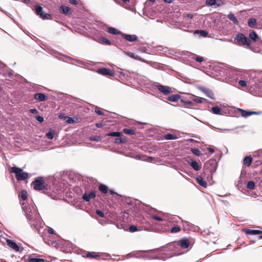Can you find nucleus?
<instances>
[{
	"mask_svg": "<svg viewBox=\"0 0 262 262\" xmlns=\"http://www.w3.org/2000/svg\"><path fill=\"white\" fill-rule=\"evenodd\" d=\"M195 33H200L203 37H206L208 35V32L205 30H197L195 31Z\"/></svg>",
	"mask_w": 262,
	"mask_h": 262,
	"instance_id": "nucleus-40",
	"label": "nucleus"
},
{
	"mask_svg": "<svg viewBox=\"0 0 262 262\" xmlns=\"http://www.w3.org/2000/svg\"><path fill=\"white\" fill-rule=\"evenodd\" d=\"M32 184L33 188L36 190H43L47 187L43 178L40 177L35 178Z\"/></svg>",
	"mask_w": 262,
	"mask_h": 262,
	"instance_id": "nucleus-5",
	"label": "nucleus"
},
{
	"mask_svg": "<svg viewBox=\"0 0 262 262\" xmlns=\"http://www.w3.org/2000/svg\"><path fill=\"white\" fill-rule=\"evenodd\" d=\"M97 73L104 76H113L114 72L111 69L105 68L98 69Z\"/></svg>",
	"mask_w": 262,
	"mask_h": 262,
	"instance_id": "nucleus-7",
	"label": "nucleus"
},
{
	"mask_svg": "<svg viewBox=\"0 0 262 262\" xmlns=\"http://www.w3.org/2000/svg\"><path fill=\"white\" fill-rule=\"evenodd\" d=\"M66 122L68 123L71 124L75 122V121L73 118L68 117L67 118Z\"/></svg>",
	"mask_w": 262,
	"mask_h": 262,
	"instance_id": "nucleus-53",
	"label": "nucleus"
},
{
	"mask_svg": "<svg viewBox=\"0 0 262 262\" xmlns=\"http://www.w3.org/2000/svg\"><path fill=\"white\" fill-rule=\"evenodd\" d=\"M107 30H108V32L111 34H114V35L121 34V33H122L121 32L117 30L116 28L111 27H109L107 28Z\"/></svg>",
	"mask_w": 262,
	"mask_h": 262,
	"instance_id": "nucleus-21",
	"label": "nucleus"
},
{
	"mask_svg": "<svg viewBox=\"0 0 262 262\" xmlns=\"http://www.w3.org/2000/svg\"><path fill=\"white\" fill-rule=\"evenodd\" d=\"M138 50L142 53H146V48L144 47H141L139 48Z\"/></svg>",
	"mask_w": 262,
	"mask_h": 262,
	"instance_id": "nucleus-56",
	"label": "nucleus"
},
{
	"mask_svg": "<svg viewBox=\"0 0 262 262\" xmlns=\"http://www.w3.org/2000/svg\"><path fill=\"white\" fill-rule=\"evenodd\" d=\"M205 100V98L197 97L194 98L193 101L196 103H203V101Z\"/></svg>",
	"mask_w": 262,
	"mask_h": 262,
	"instance_id": "nucleus-47",
	"label": "nucleus"
},
{
	"mask_svg": "<svg viewBox=\"0 0 262 262\" xmlns=\"http://www.w3.org/2000/svg\"><path fill=\"white\" fill-rule=\"evenodd\" d=\"M252 158L250 156H246L243 160L244 164L246 166H249L252 162Z\"/></svg>",
	"mask_w": 262,
	"mask_h": 262,
	"instance_id": "nucleus-23",
	"label": "nucleus"
},
{
	"mask_svg": "<svg viewBox=\"0 0 262 262\" xmlns=\"http://www.w3.org/2000/svg\"><path fill=\"white\" fill-rule=\"evenodd\" d=\"M138 230L137 227L134 225H131L129 227V231L131 232H134Z\"/></svg>",
	"mask_w": 262,
	"mask_h": 262,
	"instance_id": "nucleus-51",
	"label": "nucleus"
},
{
	"mask_svg": "<svg viewBox=\"0 0 262 262\" xmlns=\"http://www.w3.org/2000/svg\"><path fill=\"white\" fill-rule=\"evenodd\" d=\"M98 255L95 252H89L86 254L87 257L94 258L97 256Z\"/></svg>",
	"mask_w": 262,
	"mask_h": 262,
	"instance_id": "nucleus-52",
	"label": "nucleus"
},
{
	"mask_svg": "<svg viewBox=\"0 0 262 262\" xmlns=\"http://www.w3.org/2000/svg\"><path fill=\"white\" fill-rule=\"evenodd\" d=\"M34 98L38 102H41L47 100L48 97L43 93H36L34 95Z\"/></svg>",
	"mask_w": 262,
	"mask_h": 262,
	"instance_id": "nucleus-9",
	"label": "nucleus"
},
{
	"mask_svg": "<svg viewBox=\"0 0 262 262\" xmlns=\"http://www.w3.org/2000/svg\"><path fill=\"white\" fill-rule=\"evenodd\" d=\"M96 213L100 216V217H103L104 214L103 212H102L101 210H96Z\"/></svg>",
	"mask_w": 262,
	"mask_h": 262,
	"instance_id": "nucleus-58",
	"label": "nucleus"
},
{
	"mask_svg": "<svg viewBox=\"0 0 262 262\" xmlns=\"http://www.w3.org/2000/svg\"><path fill=\"white\" fill-rule=\"evenodd\" d=\"M238 84L243 88H245L247 86V82L244 80L240 79L238 81Z\"/></svg>",
	"mask_w": 262,
	"mask_h": 262,
	"instance_id": "nucleus-46",
	"label": "nucleus"
},
{
	"mask_svg": "<svg viewBox=\"0 0 262 262\" xmlns=\"http://www.w3.org/2000/svg\"><path fill=\"white\" fill-rule=\"evenodd\" d=\"M228 18L230 20L232 21L233 23L235 25L238 24V21L235 15L231 12L228 15Z\"/></svg>",
	"mask_w": 262,
	"mask_h": 262,
	"instance_id": "nucleus-22",
	"label": "nucleus"
},
{
	"mask_svg": "<svg viewBox=\"0 0 262 262\" xmlns=\"http://www.w3.org/2000/svg\"><path fill=\"white\" fill-rule=\"evenodd\" d=\"M157 88L164 95H168L171 93V89L168 86L158 84L157 85Z\"/></svg>",
	"mask_w": 262,
	"mask_h": 262,
	"instance_id": "nucleus-8",
	"label": "nucleus"
},
{
	"mask_svg": "<svg viewBox=\"0 0 262 262\" xmlns=\"http://www.w3.org/2000/svg\"><path fill=\"white\" fill-rule=\"evenodd\" d=\"M243 78V73L242 71L236 69H229L227 70L224 81L233 84L236 83L238 79Z\"/></svg>",
	"mask_w": 262,
	"mask_h": 262,
	"instance_id": "nucleus-2",
	"label": "nucleus"
},
{
	"mask_svg": "<svg viewBox=\"0 0 262 262\" xmlns=\"http://www.w3.org/2000/svg\"><path fill=\"white\" fill-rule=\"evenodd\" d=\"M249 38H250L249 39L250 40V41H253L255 42L259 39V37H258V35L253 30L251 31L250 32V33L249 34Z\"/></svg>",
	"mask_w": 262,
	"mask_h": 262,
	"instance_id": "nucleus-15",
	"label": "nucleus"
},
{
	"mask_svg": "<svg viewBox=\"0 0 262 262\" xmlns=\"http://www.w3.org/2000/svg\"><path fill=\"white\" fill-rule=\"evenodd\" d=\"M48 231L49 233L51 234H53L54 233V230L52 228H50V227H49L48 229Z\"/></svg>",
	"mask_w": 262,
	"mask_h": 262,
	"instance_id": "nucleus-61",
	"label": "nucleus"
},
{
	"mask_svg": "<svg viewBox=\"0 0 262 262\" xmlns=\"http://www.w3.org/2000/svg\"><path fill=\"white\" fill-rule=\"evenodd\" d=\"M209 163L210 165H213V168L210 170V172H213L215 171L216 168H217V163L216 162L215 160H211L209 161Z\"/></svg>",
	"mask_w": 262,
	"mask_h": 262,
	"instance_id": "nucleus-25",
	"label": "nucleus"
},
{
	"mask_svg": "<svg viewBox=\"0 0 262 262\" xmlns=\"http://www.w3.org/2000/svg\"><path fill=\"white\" fill-rule=\"evenodd\" d=\"M36 119L37 121H38L40 123H42L44 119L43 118L42 116H37L36 117Z\"/></svg>",
	"mask_w": 262,
	"mask_h": 262,
	"instance_id": "nucleus-55",
	"label": "nucleus"
},
{
	"mask_svg": "<svg viewBox=\"0 0 262 262\" xmlns=\"http://www.w3.org/2000/svg\"><path fill=\"white\" fill-rule=\"evenodd\" d=\"M96 196L95 192L91 191L89 194L85 193L82 195V199L86 202H89L91 199H94Z\"/></svg>",
	"mask_w": 262,
	"mask_h": 262,
	"instance_id": "nucleus-11",
	"label": "nucleus"
},
{
	"mask_svg": "<svg viewBox=\"0 0 262 262\" xmlns=\"http://www.w3.org/2000/svg\"><path fill=\"white\" fill-rule=\"evenodd\" d=\"M46 136L49 139H52L54 136V133L53 131H49L46 134Z\"/></svg>",
	"mask_w": 262,
	"mask_h": 262,
	"instance_id": "nucleus-44",
	"label": "nucleus"
},
{
	"mask_svg": "<svg viewBox=\"0 0 262 262\" xmlns=\"http://www.w3.org/2000/svg\"><path fill=\"white\" fill-rule=\"evenodd\" d=\"M181 102H182L184 105H189L190 106H193V103L189 100H181Z\"/></svg>",
	"mask_w": 262,
	"mask_h": 262,
	"instance_id": "nucleus-50",
	"label": "nucleus"
},
{
	"mask_svg": "<svg viewBox=\"0 0 262 262\" xmlns=\"http://www.w3.org/2000/svg\"><path fill=\"white\" fill-rule=\"evenodd\" d=\"M122 135V133L119 132H113L108 133L106 135V136L110 137H120Z\"/></svg>",
	"mask_w": 262,
	"mask_h": 262,
	"instance_id": "nucleus-31",
	"label": "nucleus"
},
{
	"mask_svg": "<svg viewBox=\"0 0 262 262\" xmlns=\"http://www.w3.org/2000/svg\"><path fill=\"white\" fill-rule=\"evenodd\" d=\"M189 241L187 238H184L179 241L178 245L183 249L187 248L189 246Z\"/></svg>",
	"mask_w": 262,
	"mask_h": 262,
	"instance_id": "nucleus-12",
	"label": "nucleus"
},
{
	"mask_svg": "<svg viewBox=\"0 0 262 262\" xmlns=\"http://www.w3.org/2000/svg\"><path fill=\"white\" fill-rule=\"evenodd\" d=\"M239 111L241 112L242 116L244 117H248L250 116V111H246L242 109H239Z\"/></svg>",
	"mask_w": 262,
	"mask_h": 262,
	"instance_id": "nucleus-32",
	"label": "nucleus"
},
{
	"mask_svg": "<svg viewBox=\"0 0 262 262\" xmlns=\"http://www.w3.org/2000/svg\"><path fill=\"white\" fill-rule=\"evenodd\" d=\"M224 4L225 3L222 0H216V4H215L214 7L216 8V7H221V6L224 5Z\"/></svg>",
	"mask_w": 262,
	"mask_h": 262,
	"instance_id": "nucleus-45",
	"label": "nucleus"
},
{
	"mask_svg": "<svg viewBox=\"0 0 262 262\" xmlns=\"http://www.w3.org/2000/svg\"><path fill=\"white\" fill-rule=\"evenodd\" d=\"M23 205V210L31 227L38 231L40 227L41 221L40 215L35 205L33 204L24 205V203Z\"/></svg>",
	"mask_w": 262,
	"mask_h": 262,
	"instance_id": "nucleus-1",
	"label": "nucleus"
},
{
	"mask_svg": "<svg viewBox=\"0 0 262 262\" xmlns=\"http://www.w3.org/2000/svg\"><path fill=\"white\" fill-rule=\"evenodd\" d=\"M99 190L103 193H106L108 191L107 187L102 184H101L99 186Z\"/></svg>",
	"mask_w": 262,
	"mask_h": 262,
	"instance_id": "nucleus-29",
	"label": "nucleus"
},
{
	"mask_svg": "<svg viewBox=\"0 0 262 262\" xmlns=\"http://www.w3.org/2000/svg\"><path fill=\"white\" fill-rule=\"evenodd\" d=\"M248 26L251 28H254L256 24V20L254 18H251L248 21Z\"/></svg>",
	"mask_w": 262,
	"mask_h": 262,
	"instance_id": "nucleus-26",
	"label": "nucleus"
},
{
	"mask_svg": "<svg viewBox=\"0 0 262 262\" xmlns=\"http://www.w3.org/2000/svg\"><path fill=\"white\" fill-rule=\"evenodd\" d=\"M101 137L97 136L91 137L90 138V140L91 141H100L101 140Z\"/></svg>",
	"mask_w": 262,
	"mask_h": 262,
	"instance_id": "nucleus-49",
	"label": "nucleus"
},
{
	"mask_svg": "<svg viewBox=\"0 0 262 262\" xmlns=\"http://www.w3.org/2000/svg\"><path fill=\"white\" fill-rule=\"evenodd\" d=\"M123 132L128 135H133L135 134V132L134 129H128V128H124L123 130Z\"/></svg>",
	"mask_w": 262,
	"mask_h": 262,
	"instance_id": "nucleus-37",
	"label": "nucleus"
},
{
	"mask_svg": "<svg viewBox=\"0 0 262 262\" xmlns=\"http://www.w3.org/2000/svg\"><path fill=\"white\" fill-rule=\"evenodd\" d=\"M61 12L66 15L71 13V8L64 5H61L60 7Z\"/></svg>",
	"mask_w": 262,
	"mask_h": 262,
	"instance_id": "nucleus-19",
	"label": "nucleus"
},
{
	"mask_svg": "<svg viewBox=\"0 0 262 262\" xmlns=\"http://www.w3.org/2000/svg\"><path fill=\"white\" fill-rule=\"evenodd\" d=\"M126 141L127 140L125 137H120L115 139V142L117 144H120L121 143L126 142Z\"/></svg>",
	"mask_w": 262,
	"mask_h": 262,
	"instance_id": "nucleus-30",
	"label": "nucleus"
},
{
	"mask_svg": "<svg viewBox=\"0 0 262 262\" xmlns=\"http://www.w3.org/2000/svg\"><path fill=\"white\" fill-rule=\"evenodd\" d=\"M245 231V233L246 234H249V235H257L261 233H262V231L260 230H252V229H245L244 230Z\"/></svg>",
	"mask_w": 262,
	"mask_h": 262,
	"instance_id": "nucleus-16",
	"label": "nucleus"
},
{
	"mask_svg": "<svg viewBox=\"0 0 262 262\" xmlns=\"http://www.w3.org/2000/svg\"><path fill=\"white\" fill-rule=\"evenodd\" d=\"M180 231L181 228L179 226H174L170 229H169V228L163 229V232L169 231L171 233H176L179 232Z\"/></svg>",
	"mask_w": 262,
	"mask_h": 262,
	"instance_id": "nucleus-14",
	"label": "nucleus"
},
{
	"mask_svg": "<svg viewBox=\"0 0 262 262\" xmlns=\"http://www.w3.org/2000/svg\"><path fill=\"white\" fill-rule=\"evenodd\" d=\"M260 154H262V149L259 150L255 152V155L259 156Z\"/></svg>",
	"mask_w": 262,
	"mask_h": 262,
	"instance_id": "nucleus-64",
	"label": "nucleus"
},
{
	"mask_svg": "<svg viewBox=\"0 0 262 262\" xmlns=\"http://www.w3.org/2000/svg\"><path fill=\"white\" fill-rule=\"evenodd\" d=\"M100 40L101 41V42L102 43L106 44V45H111V42L110 41V40H108V39H107L106 38L101 37L100 38Z\"/></svg>",
	"mask_w": 262,
	"mask_h": 262,
	"instance_id": "nucleus-39",
	"label": "nucleus"
},
{
	"mask_svg": "<svg viewBox=\"0 0 262 262\" xmlns=\"http://www.w3.org/2000/svg\"><path fill=\"white\" fill-rule=\"evenodd\" d=\"M36 14L39 16L40 18L43 19H49L51 18V16L50 14L46 13L43 11L42 7L40 5H36L35 6Z\"/></svg>",
	"mask_w": 262,
	"mask_h": 262,
	"instance_id": "nucleus-6",
	"label": "nucleus"
},
{
	"mask_svg": "<svg viewBox=\"0 0 262 262\" xmlns=\"http://www.w3.org/2000/svg\"><path fill=\"white\" fill-rule=\"evenodd\" d=\"M11 172L15 173V178L18 181H24L28 177V173L23 171L20 168L13 166L11 168Z\"/></svg>",
	"mask_w": 262,
	"mask_h": 262,
	"instance_id": "nucleus-3",
	"label": "nucleus"
},
{
	"mask_svg": "<svg viewBox=\"0 0 262 262\" xmlns=\"http://www.w3.org/2000/svg\"><path fill=\"white\" fill-rule=\"evenodd\" d=\"M212 112L214 114H220L221 111V108L219 106H214L211 108Z\"/></svg>",
	"mask_w": 262,
	"mask_h": 262,
	"instance_id": "nucleus-38",
	"label": "nucleus"
},
{
	"mask_svg": "<svg viewBox=\"0 0 262 262\" xmlns=\"http://www.w3.org/2000/svg\"><path fill=\"white\" fill-rule=\"evenodd\" d=\"M69 3L71 4L76 5L78 4V2L76 0H69Z\"/></svg>",
	"mask_w": 262,
	"mask_h": 262,
	"instance_id": "nucleus-60",
	"label": "nucleus"
},
{
	"mask_svg": "<svg viewBox=\"0 0 262 262\" xmlns=\"http://www.w3.org/2000/svg\"><path fill=\"white\" fill-rule=\"evenodd\" d=\"M151 217L152 219H154V220H156L157 221H164V219H163L162 217H161L160 216H159L158 215H156L155 214H151Z\"/></svg>",
	"mask_w": 262,
	"mask_h": 262,
	"instance_id": "nucleus-48",
	"label": "nucleus"
},
{
	"mask_svg": "<svg viewBox=\"0 0 262 262\" xmlns=\"http://www.w3.org/2000/svg\"><path fill=\"white\" fill-rule=\"evenodd\" d=\"M126 54L129 57H130L132 58H134V59H137V60H140V61H141L145 62V61L144 59H143L142 58H141L140 57H139L138 55H136L134 53H132V52H126Z\"/></svg>",
	"mask_w": 262,
	"mask_h": 262,
	"instance_id": "nucleus-20",
	"label": "nucleus"
},
{
	"mask_svg": "<svg viewBox=\"0 0 262 262\" xmlns=\"http://www.w3.org/2000/svg\"><path fill=\"white\" fill-rule=\"evenodd\" d=\"M235 43L241 46L249 47L251 44L250 40L242 33L236 35Z\"/></svg>",
	"mask_w": 262,
	"mask_h": 262,
	"instance_id": "nucleus-4",
	"label": "nucleus"
},
{
	"mask_svg": "<svg viewBox=\"0 0 262 262\" xmlns=\"http://www.w3.org/2000/svg\"><path fill=\"white\" fill-rule=\"evenodd\" d=\"M180 98V96L179 95H173L170 96L168 97L167 100L168 101L171 102H176L179 100Z\"/></svg>",
	"mask_w": 262,
	"mask_h": 262,
	"instance_id": "nucleus-24",
	"label": "nucleus"
},
{
	"mask_svg": "<svg viewBox=\"0 0 262 262\" xmlns=\"http://www.w3.org/2000/svg\"><path fill=\"white\" fill-rule=\"evenodd\" d=\"M178 219H180L179 217H177L176 216H171L169 217L168 221L165 223V224L167 225L168 226L169 224H172L174 222H177Z\"/></svg>",
	"mask_w": 262,
	"mask_h": 262,
	"instance_id": "nucleus-27",
	"label": "nucleus"
},
{
	"mask_svg": "<svg viewBox=\"0 0 262 262\" xmlns=\"http://www.w3.org/2000/svg\"><path fill=\"white\" fill-rule=\"evenodd\" d=\"M143 209L145 211L150 214H151L152 212H155V209L152 208L150 206L146 205L145 206V208H143Z\"/></svg>",
	"mask_w": 262,
	"mask_h": 262,
	"instance_id": "nucleus-33",
	"label": "nucleus"
},
{
	"mask_svg": "<svg viewBox=\"0 0 262 262\" xmlns=\"http://www.w3.org/2000/svg\"><path fill=\"white\" fill-rule=\"evenodd\" d=\"M7 244H8V246L12 248V249H13L14 250H15L17 251H19V247L15 242H14L10 239H8L7 241Z\"/></svg>",
	"mask_w": 262,
	"mask_h": 262,
	"instance_id": "nucleus-13",
	"label": "nucleus"
},
{
	"mask_svg": "<svg viewBox=\"0 0 262 262\" xmlns=\"http://www.w3.org/2000/svg\"><path fill=\"white\" fill-rule=\"evenodd\" d=\"M19 196L23 200H26L27 198V192L26 190H23L21 191Z\"/></svg>",
	"mask_w": 262,
	"mask_h": 262,
	"instance_id": "nucleus-35",
	"label": "nucleus"
},
{
	"mask_svg": "<svg viewBox=\"0 0 262 262\" xmlns=\"http://www.w3.org/2000/svg\"><path fill=\"white\" fill-rule=\"evenodd\" d=\"M255 183L253 181H251L248 182L247 186L249 189H253L255 187Z\"/></svg>",
	"mask_w": 262,
	"mask_h": 262,
	"instance_id": "nucleus-43",
	"label": "nucleus"
},
{
	"mask_svg": "<svg viewBox=\"0 0 262 262\" xmlns=\"http://www.w3.org/2000/svg\"><path fill=\"white\" fill-rule=\"evenodd\" d=\"M216 4V0H206V5L208 7H214Z\"/></svg>",
	"mask_w": 262,
	"mask_h": 262,
	"instance_id": "nucleus-34",
	"label": "nucleus"
},
{
	"mask_svg": "<svg viewBox=\"0 0 262 262\" xmlns=\"http://www.w3.org/2000/svg\"><path fill=\"white\" fill-rule=\"evenodd\" d=\"M30 262H39L42 261V260L40 258H31L29 259Z\"/></svg>",
	"mask_w": 262,
	"mask_h": 262,
	"instance_id": "nucleus-54",
	"label": "nucleus"
},
{
	"mask_svg": "<svg viewBox=\"0 0 262 262\" xmlns=\"http://www.w3.org/2000/svg\"><path fill=\"white\" fill-rule=\"evenodd\" d=\"M193 56L194 57H192V58L198 62H202L204 60V59L202 57H201L200 56H196V55H194Z\"/></svg>",
	"mask_w": 262,
	"mask_h": 262,
	"instance_id": "nucleus-42",
	"label": "nucleus"
},
{
	"mask_svg": "<svg viewBox=\"0 0 262 262\" xmlns=\"http://www.w3.org/2000/svg\"><path fill=\"white\" fill-rule=\"evenodd\" d=\"M164 138L166 140H174L177 138V137L173 134H168L165 135Z\"/></svg>",
	"mask_w": 262,
	"mask_h": 262,
	"instance_id": "nucleus-36",
	"label": "nucleus"
},
{
	"mask_svg": "<svg viewBox=\"0 0 262 262\" xmlns=\"http://www.w3.org/2000/svg\"><path fill=\"white\" fill-rule=\"evenodd\" d=\"M30 112L32 114H36L38 112L36 108H31L30 110Z\"/></svg>",
	"mask_w": 262,
	"mask_h": 262,
	"instance_id": "nucleus-62",
	"label": "nucleus"
},
{
	"mask_svg": "<svg viewBox=\"0 0 262 262\" xmlns=\"http://www.w3.org/2000/svg\"><path fill=\"white\" fill-rule=\"evenodd\" d=\"M191 151L197 156H200L201 155V152L198 148H191Z\"/></svg>",
	"mask_w": 262,
	"mask_h": 262,
	"instance_id": "nucleus-41",
	"label": "nucleus"
},
{
	"mask_svg": "<svg viewBox=\"0 0 262 262\" xmlns=\"http://www.w3.org/2000/svg\"><path fill=\"white\" fill-rule=\"evenodd\" d=\"M121 35L125 39L130 42L137 41L138 40V37L136 35L126 34L122 33H121Z\"/></svg>",
	"mask_w": 262,
	"mask_h": 262,
	"instance_id": "nucleus-10",
	"label": "nucleus"
},
{
	"mask_svg": "<svg viewBox=\"0 0 262 262\" xmlns=\"http://www.w3.org/2000/svg\"><path fill=\"white\" fill-rule=\"evenodd\" d=\"M171 246V244L169 243L168 244H167L166 245H164L163 246L161 247L160 248L157 249V250H160L161 251H163L164 250L165 248L168 247V246Z\"/></svg>",
	"mask_w": 262,
	"mask_h": 262,
	"instance_id": "nucleus-57",
	"label": "nucleus"
},
{
	"mask_svg": "<svg viewBox=\"0 0 262 262\" xmlns=\"http://www.w3.org/2000/svg\"><path fill=\"white\" fill-rule=\"evenodd\" d=\"M166 49L167 48H164L162 46H159L158 47V50H159V51H163V52H166Z\"/></svg>",
	"mask_w": 262,
	"mask_h": 262,
	"instance_id": "nucleus-59",
	"label": "nucleus"
},
{
	"mask_svg": "<svg viewBox=\"0 0 262 262\" xmlns=\"http://www.w3.org/2000/svg\"><path fill=\"white\" fill-rule=\"evenodd\" d=\"M196 181L197 183L202 187H207V183L205 180H204L203 178L201 176H198L196 178Z\"/></svg>",
	"mask_w": 262,
	"mask_h": 262,
	"instance_id": "nucleus-17",
	"label": "nucleus"
},
{
	"mask_svg": "<svg viewBox=\"0 0 262 262\" xmlns=\"http://www.w3.org/2000/svg\"><path fill=\"white\" fill-rule=\"evenodd\" d=\"M190 165L192 167V168L196 171H199L201 169V167L199 165L198 163L194 160H191L188 162Z\"/></svg>",
	"mask_w": 262,
	"mask_h": 262,
	"instance_id": "nucleus-18",
	"label": "nucleus"
},
{
	"mask_svg": "<svg viewBox=\"0 0 262 262\" xmlns=\"http://www.w3.org/2000/svg\"><path fill=\"white\" fill-rule=\"evenodd\" d=\"M203 91L208 97L213 100L214 99V97H213V94L212 92V91L208 89H205Z\"/></svg>",
	"mask_w": 262,
	"mask_h": 262,
	"instance_id": "nucleus-28",
	"label": "nucleus"
},
{
	"mask_svg": "<svg viewBox=\"0 0 262 262\" xmlns=\"http://www.w3.org/2000/svg\"><path fill=\"white\" fill-rule=\"evenodd\" d=\"M95 113L99 115H101L103 114V113L101 111L98 110H96Z\"/></svg>",
	"mask_w": 262,
	"mask_h": 262,
	"instance_id": "nucleus-63",
	"label": "nucleus"
}]
</instances>
